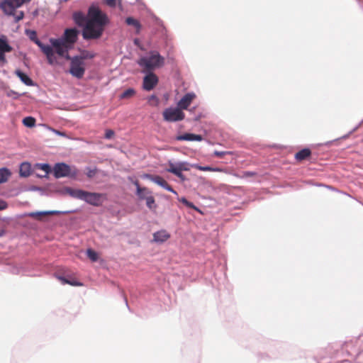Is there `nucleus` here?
<instances>
[{"instance_id":"f257e3e1","label":"nucleus","mask_w":363,"mask_h":363,"mask_svg":"<svg viewBox=\"0 0 363 363\" xmlns=\"http://www.w3.org/2000/svg\"><path fill=\"white\" fill-rule=\"evenodd\" d=\"M72 18L76 25L83 28L82 37L86 40L100 38L108 23L106 14L96 6L89 7L86 16L81 11L74 12Z\"/></svg>"},{"instance_id":"f03ea898","label":"nucleus","mask_w":363,"mask_h":363,"mask_svg":"<svg viewBox=\"0 0 363 363\" xmlns=\"http://www.w3.org/2000/svg\"><path fill=\"white\" fill-rule=\"evenodd\" d=\"M79 33V31L75 28H67L61 38H50L49 41L55 54L65 59H70L69 51L77 41Z\"/></svg>"},{"instance_id":"7ed1b4c3","label":"nucleus","mask_w":363,"mask_h":363,"mask_svg":"<svg viewBox=\"0 0 363 363\" xmlns=\"http://www.w3.org/2000/svg\"><path fill=\"white\" fill-rule=\"evenodd\" d=\"M67 192L73 198L83 200L92 206H99L102 203V198L104 197L102 194L71 188L67 189Z\"/></svg>"},{"instance_id":"20e7f679","label":"nucleus","mask_w":363,"mask_h":363,"mask_svg":"<svg viewBox=\"0 0 363 363\" xmlns=\"http://www.w3.org/2000/svg\"><path fill=\"white\" fill-rule=\"evenodd\" d=\"M164 63V58L157 51H151L148 56L143 57L138 61V64L143 68V72H152L162 67Z\"/></svg>"},{"instance_id":"39448f33","label":"nucleus","mask_w":363,"mask_h":363,"mask_svg":"<svg viewBox=\"0 0 363 363\" xmlns=\"http://www.w3.org/2000/svg\"><path fill=\"white\" fill-rule=\"evenodd\" d=\"M26 33L29 38L34 42L45 55L48 62L50 65L57 63V57L55 55L54 50L51 45L43 44L37 37V33L35 30H28Z\"/></svg>"},{"instance_id":"423d86ee","label":"nucleus","mask_w":363,"mask_h":363,"mask_svg":"<svg viewBox=\"0 0 363 363\" xmlns=\"http://www.w3.org/2000/svg\"><path fill=\"white\" fill-rule=\"evenodd\" d=\"M67 60H70L69 73L77 79H82L85 73L84 62L78 57H70Z\"/></svg>"},{"instance_id":"0eeeda50","label":"nucleus","mask_w":363,"mask_h":363,"mask_svg":"<svg viewBox=\"0 0 363 363\" xmlns=\"http://www.w3.org/2000/svg\"><path fill=\"white\" fill-rule=\"evenodd\" d=\"M31 0H4L0 4V9L6 15H11L14 11L25 3H28Z\"/></svg>"},{"instance_id":"6e6552de","label":"nucleus","mask_w":363,"mask_h":363,"mask_svg":"<svg viewBox=\"0 0 363 363\" xmlns=\"http://www.w3.org/2000/svg\"><path fill=\"white\" fill-rule=\"evenodd\" d=\"M162 116L164 120L168 122L180 121L185 117L184 113L179 107L166 108L163 111Z\"/></svg>"},{"instance_id":"1a4fd4ad","label":"nucleus","mask_w":363,"mask_h":363,"mask_svg":"<svg viewBox=\"0 0 363 363\" xmlns=\"http://www.w3.org/2000/svg\"><path fill=\"white\" fill-rule=\"evenodd\" d=\"M147 72V74H146L143 79V86L145 90L150 91L157 84L158 77L152 72Z\"/></svg>"},{"instance_id":"9d476101","label":"nucleus","mask_w":363,"mask_h":363,"mask_svg":"<svg viewBox=\"0 0 363 363\" xmlns=\"http://www.w3.org/2000/svg\"><path fill=\"white\" fill-rule=\"evenodd\" d=\"M54 175L56 178L67 177L71 173L70 167L65 163H57L55 165Z\"/></svg>"},{"instance_id":"9b49d317","label":"nucleus","mask_w":363,"mask_h":363,"mask_svg":"<svg viewBox=\"0 0 363 363\" xmlns=\"http://www.w3.org/2000/svg\"><path fill=\"white\" fill-rule=\"evenodd\" d=\"M195 98L196 94L193 92L186 94L178 102V107L181 109H187Z\"/></svg>"},{"instance_id":"f8f14e48","label":"nucleus","mask_w":363,"mask_h":363,"mask_svg":"<svg viewBox=\"0 0 363 363\" xmlns=\"http://www.w3.org/2000/svg\"><path fill=\"white\" fill-rule=\"evenodd\" d=\"M177 140H188V141H201L203 137L201 135H196L194 133H185L183 135H178L177 137Z\"/></svg>"},{"instance_id":"ddd939ff","label":"nucleus","mask_w":363,"mask_h":363,"mask_svg":"<svg viewBox=\"0 0 363 363\" xmlns=\"http://www.w3.org/2000/svg\"><path fill=\"white\" fill-rule=\"evenodd\" d=\"M170 238V235L164 230H160L153 234V240L157 242H164Z\"/></svg>"},{"instance_id":"4468645a","label":"nucleus","mask_w":363,"mask_h":363,"mask_svg":"<svg viewBox=\"0 0 363 363\" xmlns=\"http://www.w3.org/2000/svg\"><path fill=\"white\" fill-rule=\"evenodd\" d=\"M311 150L308 148H304L296 153L295 159L298 162H301L303 160L308 159L311 156Z\"/></svg>"},{"instance_id":"2eb2a0df","label":"nucleus","mask_w":363,"mask_h":363,"mask_svg":"<svg viewBox=\"0 0 363 363\" xmlns=\"http://www.w3.org/2000/svg\"><path fill=\"white\" fill-rule=\"evenodd\" d=\"M15 74L16 76H18L20 78L21 82L23 83H24L26 85H27V86H33V80L27 74L23 73L20 69H16L15 71Z\"/></svg>"},{"instance_id":"dca6fc26","label":"nucleus","mask_w":363,"mask_h":363,"mask_svg":"<svg viewBox=\"0 0 363 363\" xmlns=\"http://www.w3.org/2000/svg\"><path fill=\"white\" fill-rule=\"evenodd\" d=\"M191 167L199 169L200 171H209V172H225V170L219 167H211L209 166H201L197 164H193Z\"/></svg>"},{"instance_id":"f3484780","label":"nucleus","mask_w":363,"mask_h":363,"mask_svg":"<svg viewBox=\"0 0 363 363\" xmlns=\"http://www.w3.org/2000/svg\"><path fill=\"white\" fill-rule=\"evenodd\" d=\"M19 173L21 177H27L31 173V167L29 163L23 162L20 166Z\"/></svg>"},{"instance_id":"a211bd4d","label":"nucleus","mask_w":363,"mask_h":363,"mask_svg":"<svg viewBox=\"0 0 363 363\" xmlns=\"http://www.w3.org/2000/svg\"><path fill=\"white\" fill-rule=\"evenodd\" d=\"M11 175V172L9 169L6 167L0 168V184L6 182Z\"/></svg>"},{"instance_id":"6ab92c4d","label":"nucleus","mask_w":363,"mask_h":363,"mask_svg":"<svg viewBox=\"0 0 363 363\" xmlns=\"http://www.w3.org/2000/svg\"><path fill=\"white\" fill-rule=\"evenodd\" d=\"M125 23L128 26H134L136 28V30H137L136 32L138 33L140 32V30L141 28V25H140V23L139 22V21H138L137 19H135L133 17H128L125 19Z\"/></svg>"},{"instance_id":"aec40b11","label":"nucleus","mask_w":363,"mask_h":363,"mask_svg":"<svg viewBox=\"0 0 363 363\" xmlns=\"http://www.w3.org/2000/svg\"><path fill=\"white\" fill-rule=\"evenodd\" d=\"M146 177L150 178L153 182L163 188L164 187L165 185H167V182L160 176H151L147 174L146 175Z\"/></svg>"},{"instance_id":"412c9836","label":"nucleus","mask_w":363,"mask_h":363,"mask_svg":"<svg viewBox=\"0 0 363 363\" xmlns=\"http://www.w3.org/2000/svg\"><path fill=\"white\" fill-rule=\"evenodd\" d=\"M53 212L52 211H43V212H31L28 214V216L35 218L37 220H41L42 218L47 215H51Z\"/></svg>"},{"instance_id":"4be33fe9","label":"nucleus","mask_w":363,"mask_h":363,"mask_svg":"<svg viewBox=\"0 0 363 363\" xmlns=\"http://www.w3.org/2000/svg\"><path fill=\"white\" fill-rule=\"evenodd\" d=\"M12 50V48L9 45L4 39L0 38V52H9Z\"/></svg>"},{"instance_id":"5701e85b","label":"nucleus","mask_w":363,"mask_h":363,"mask_svg":"<svg viewBox=\"0 0 363 363\" xmlns=\"http://www.w3.org/2000/svg\"><path fill=\"white\" fill-rule=\"evenodd\" d=\"M144 199L146 200L147 206L150 209L155 210L157 208V205L155 204V199H154V197L152 196H151L150 194L148 196L145 197Z\"/></svg>"},{"instance_id":"b1692460","label":"nucleus","mask_w":363,"mask_h":363,"mask_svg":"<svg viewBox=\"0 0 363 363\" xmlns=\"http://www.w3.org/2000/svg\"><path fill=\"white\" fill-rule=\"evenodd\" d=\"M23 124L28 128H32L35 125V119L33 117L28 116L23 119Z\"/></svg>"},{"instance_id":"393cba45","label":"nucleus","mask_w":363,"mask_h":363,"mask_svg":"<svg viewBox=\"0 0 363 363\" xmlns=\"http://www.w3.org/2000/svg\"><path fill=\"white\" fill-rule=\"evenodd\" d=\"M133 184H135V186H136V189H137V195L139 197L140 199H145L144 196H141V193L143 192V191H147V189L145 188V187H140V184H139V182L138 180L135 181L133 182Z\"/></svg>"},{"instance_id":"a878e982","label":"nucleus","mask_w":363,"mask_h":363,"mask_svg":"<svg viewBox=\"0 0 363 363\" xmlns=\"http://www.w3.org/2000/svg\"><path fill=\"white\" fill-rule=\"evenodd\" d=\"M135 91L132 88H129L121 94V99L131 98L135 95Z\"/></svg>"},{"instance_id":"bb28decb","label":"nucleus","mask_w":363,"mask_h":363,"mask_svg":"<svg viewBox=\"0 0 363 363\" xmlns=\"http://www.w3.org/2000/svg\"><path fill=\"white\" fill-rule=\"evenodd\" d=\"M86 255L92 262H96L99 259L98 254L91 249H88L86 250Z\"/></svg>"},{"instance_id":"cd10ccee","label":"nucleus","mask_w":363,"mask_h":363,"mask_svg":"<svg viewBox=\"0 0 363 363\" xmlns=\"http://www.w3.org/2000/svg\"><path fill=\"white\" fill-rule=\"evenodd\" d=\"M192 164H189L186 162H178V169L183 172V171H189L190 167H191Z\"/></svg>"},{"instance_id":"c85d7f7f","label":"nucleus","mask_w":363,"mask_h":363,"mask_svg":"<svg viewBox=\"0 0 363 363\" xmlns=\"http://www.w3.org/2000/svg\"><path fill=\"white\" fill-rule=\"evenodd\" d=\"M59 279L62 281V282L63 284H68L72 286H82V283H80L77 281H75V280L70 281L64 277H60Z\"/></svg>"},{"instance_id":"c756f323","label":"nucleus","mask_w":363,"mask_h":363,"mask_svg":"<svg viewBox=\"0 0 363 363\" xmlns=\"http://www.w3.org/2000/svg\"><path fill=\"white\" fill-rule=\"evenodd\" d=\"M14 17L15 21L18 22L22 20L24 17V12L22 11H17L16 10L14 11V13L11 14Z\"/></svg>"},{"instance_id":"7c9ffc66","label":"nucleus","mask_w":363,"mask_h":363,"mask_svg":"<svg viewBox=\"0 0 363 363\" xmlns=\"http://www.w3.org/2000/svg\"><path fill=\"white\" fill-rule=\"evenodd\" d=\"M78 57L82 58V62H84L86 59H91L94 57V55L89 52V51L84 50L82 52L80 56H77Z\"/></svg>"},{"instance_id":"2f4dec72","label":"nucleus","mask_w":363,"mask_h":363,"mask_svg":"<svg viewBox=\"0 0 363 363\" xmlns=\"http://www.w3.org/2000/svg\"><path fill=\"white\" fill-rule=\"evenodd\" d=\"M174 170H176V171L178 170V163L174 164L172 162H169L167 171L168 172L174 174Z\"/></svg>"},{"instance_id":"473e14b6","label":"nucleus","mask_w":363,"mask_h":363,"mask_svg":"<svg viewBox=\"0 0 363 363\" xmlns=\"http://www.w3.org/2000/svg\"><path fill=\"white\" fill-rule=\"evenodd\" d=\"M233 152H228V151H214L213 152V155H215L216 157H223L224 155H231Z\"/></svg>"},{"instance_id":"72a5a7b5","label":"nucleus","mask_w":363,"mask_h":363,"mask_svg":"<svg viewBox=\"0 0 363 363\" xmlns=\"http://www.w3.org/2000/svg\"><path fill=\"white\" fill-rule=\"evenodd\" d=\"M256 175H257V173L255 172L246 171V172H243L241 176H239V177H240V178L251 177H255Z\"/></svg>"},{"instance_id":"f704fd0d","label":"nucleus","mask_w":363,"mask_h":363,"mask_svg":"<svg viewBox=\"0 0 363 363\" xmlns=\"http://www.w3.org/2000/svg\"><path fill=\"white\" fill-rule=\"evenodd\" d=\"M7 96H9V97H12L13 99H17L19 98V96H21L20 94L14 91H9L7 92Z\"/></svg>"},{"instance_id":"c9c22d12","label":"nucleus","mask_w":363,"mask_h":363,"mask_svg":"<svg viewBox=\"0 0 363 363\" xmlns=\"http://www.w3.org/2000/svg\"><path fill=\"white\" fill-rule=\"evenodd\" d=\"M115 133L113 130L107 129L105 132V138L106 139H111L114 135Z\"/></svg>"},{"instance_id":"e433bc0d","label":"nucleus","mask_w":363,"mask_h":363,"mask_svg":"<svg viewBox=\"0 0 363 363\" xmlns=\"http://www.w3.org/2000/svg\"><path fill=\"white\" fill-rule=\"evenodd\" d=\"M174 174L178 177L182 181L186 180L185 176L182 174V172L179 169L177 171L174 170Z\"/></svg>"},{"instance_id":"4c0bfd02","label":"nucleus","mask_w":363,"mask_h":363,"mask_svg":"<svg viewBox=\"0 0 363 363\" xmlns=\"http://www.w3.org/2000/svg\"><path fill=\"white\" fill-rule=\"evenodd\" d=\"M40 167L45 173H48L50 171V167L48 164H40Z\"/></svg>"},{"instance_id":"58836bf2","label":"nucleus","mask_w":363,"mask_h":363,"mask_svg":"<svg viewBox=\"0 0 363 363\" xmlns=\"http://www.w3.org/2000/svg\"><path fill=\"white\" fill-rule=\"evenodd\" d=\"M96 169H89L86 172V175L88 177L91 178L96 174Z\"/></svg>"},{"instance_id":"ea45409f","label":"nucleus","mask_w":363,"mask_h":363,"mask_svg":"<svg viewBox=\"0 0 363 363\" xmlns=\"http://www.w3.org/2000/svg\"><path fill=\"white\" fill-rule=\"evenodd\" d=\"M7 207V203L3 200H0V211L6 209Z\"/></svg>"},{"instance_id":"a19ab883","label":"nucleus","mask_w":363,"mask_h":363,"mask_svg":"<svg viewBox=\"0 0 363 363\" xmlns=\"http://www.w3.org/2000/svg\"><path fill=\"white\" fill-rule=\"evenodd\" d=\"M164 189H167L170 192L174 193V194H177V191H174L168 183H167V185L164 186Z\"/></svg>"},{"instance_id":"79ce46f5","label":"nucleus","mask_w":363,"mask_h":363,"mask_svg":"<svg viewBox=\"0 0 363 363\" xmlns=\"http://www.w3.org/2000/svg\"><path fill=\"white\" fill-rule=\"evenodd\" d=\"M186 206L187 207H189V208H191L195 209V210H196V211H199L198 208H196V207L194 205V203H192L191 202L188 201V203H186Z\"/></svg>"},{"instance_id":"37998d69","label":"nucleus","mask_w":363,"mask_h":363,"mask_svg":"<svg viewBox=\"0 0 363 363\" xmlns=\"http://www.w3.org/2000/svg\"><path fill=\"white\" fill-rule=\"evenodd\" d=\"M0 61L6 62L5 52H0Z\"/></svg>"},{"instance_id":"c03bdc74","label":"nucleus","mask_w":363,"mask_h":363,"mask_svg":"<svg viewBox=\"0 0 363 363\" xmlns=\"http://www.w3.org/2000/svg\"><path fill=\"white\" fill-rule=\"evenodd\" d=\"M107 4L111 6H113L116 4V1L115 0H107Z\"/></svg>"},{"instance_id":"a18cd8bd","label":"nucleus","mask_w":363,"mask_h":363,"mask_svg":"<svg viewBox=\"0 0 363 363\" xmlns=\"http://www.w3.org/2000/svg\"><path fill=\"white\" fill-rule=\"evenodd\" d=\"M179 201L180 202H182V203H184V205H186V203H188V201H188L186 198H184V197H182V198H181V199H179Z\"/></svg>"},{"instance_id":"49530a36","label":"nucleus","mask_w":363,"mask_h":363,"mask_svg":"<svg viewBox=\"0 0 363 363\" xmlns=\"http://www.w3.org/2000/svg\"><path fill=\"white\" fill-rule=\"evenodd\" d=\"M148 194H151V192L147 189V191H143L141 193V196H144V197H147Z\"/></svg>"},{"instance_id":"de8ad7c7","label":"nucleus","mask_w":363,"mask_h":363,"mask_svg":"<svg viewBox=\"0 0 363 363\" xmlns=\"http://www.w3.org/2000/svg\"><path fill=\"white\" fill-rule=\"evenodd\" d=\"M5 234L4 230H0V237L3 236Z\"/></svg>"}]
</instances>
